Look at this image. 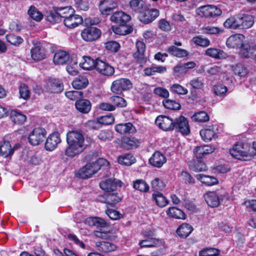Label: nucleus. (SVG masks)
<instances>
[{
  "instance_id": "18",
  "label": "nucleus",
  "mask_w": 256,
  "mask_h": 256,
  "mask_svg": "<svg viewBox=\"0 0 256 256\" xmlns=\"http://www.w3.org/2000/svg\"><path fill=\"white\" fill-rule=\"evenodd\" d=\"M140 144V140L134 136H124L122 139L120 147L128 150L137 148Z\"/></svg>"
},
{
  "instance_id": "38",
  "label": "nucleus",
  "mask_w": 256,
  "mask_h": 256,
  "mask_svg": "<svg viewBox=\"0 0 256 256\" xmlns=\"http://www.w3.org/2000/svg\"><path fill=\"white\" fill-rule=\"evenodd\" d=\"M104 202L112 207L114 206L115 204L121 200L120 197L118 196L117 193H115L114 192L106 194L104 195Z\"/></svg>"
},
{
  "instance_id": "36",
  "label": "nucleus",
  "mask_w": 256,
  "mask_h": 256,
  "mask_svg": "<svg viewBox=\"0 0 256 256\" xmlns=\"http://www.w3.org/2000/svg\"><path fill=\"white\" fill-rule=\"evenodd\" d=\"M232 69L236 75L240 78L246 76L249 72L247 66L242 63L237 64L232 66Z\"/></svg>"
},
{
  "instance_id": "22",
  "label": "nucleus",
  "mask_w": 256,
  "mask_h": 256,
  "mask_svg": "<svg viewBox=\"0 0 256 256\" xmlns=\"http://www.w3.org/2000/svg\"><path fill=\"white\" fill-rule=\"evenodd\" d=\"M64 22L66 27L73 28L82 24L83 22V19L79 15L70 14L66 19H64Z\"/></svg>"
},
{
  "instance_id": "10",
  "label": "nucleus",
  "mask_w": 256,
  "mask_h": 256,
  "mask_svg": "<svg viewBox=\"0 0 256 256\" xmlns=\"http://www.w3.org/2000/svg\"><path fill=\"white\" fill-rule=\"evenodd\" d=\"M122 182L114 178H110L101 181L100 184V188L107 192H114L117 187L122 186Z\"/></svg>"
},
{
  "instance_id": "53",
  "label": "nucleus",
  "mask_w": 256,
  "mask_h": 256,
  "mask_svg": "<svg viewBox=\"0 0 256 256\" xmlns=\"http://www.w3.org/2000/svg\"><path fill=\"white\" fill-rule=\"evenodd\" d=\"M134 188L140 192H146L149 190V186L145 181L138 180L134 182Z\"/></svg>"
},
{
  "instance_id": "31",
  "label": "nucleus",
  "mask_w": 256,
  "mask_h": 256,
  "mask_svg": "<svg viewBox=\"0 0 256 256\" xmlns=\"http://www.w3.org/2000/svg\"><path fill=\"white\" fill-rule=\"evenodd\" d=\"M207 204L211 207H216L220 204V200L216 194L214 192H209L204 195Z\"/></svg>"
},
{
  "instance_id": "62",
  "label": "nucleus",
  "mask_w": 256,
  "mask_h": 256,
  "mask_svg": "<svg viewBox=\"0 0 256 256\" xmlns=\"http://www.w3.org/2000/svg\"><path fill=\"white\" fill-rule=\"evenodd\" d=\"M66 96L72 100H76L83 97V94L80 91L72 90L66 92Z\"/></svg>"
},
{
  "instance_id": "25",
  "label": "nucleus",
  "mask_w": 256,
  "mask_h": 256,
  "mask_svg": "<svg viewBox=\"0 0 256 256\" xmlns=\"http://www.w3.org/2000/svg\"><path fill=\"white\" fill-rule=\"evenodd\" d=\"M71 57L68 53L64 50H59L54 55L53 61L56 64H63L68 63Z\"/></svg>"
},
{
  "instance_id": "39",
  "label": "nucleus",
  "mask_w": 256,
  "mask_h": 256,
  "mask_svg": "<svg viewBox=\"0 0 256 256\" xmlns=\"http://www.w3.org/2000/svg\"><path fill=\"white\" fill-rule=\"evenodd\" d=\"M83 62H80L79 66L85 70H91L93 68H96V60H94L89 56H84L82 58Z\"/></svg>"
},
{
  "instance_id": "24",
  "label": "nucleus",
  "mask_w": 256,
  "mask_h": 256,
  "mask_svg": "<svg viewBox=\"0 0 256 256\" xmlns=\"http://www.w3.org/2000/svg\"><path fill=\"white\" fill-rule=\"evenodd\" d=\"M31 56L35 61H39L46 58L44 49L42 48L40 43L34 44L30 50Z\"/></svg>"
},
{
  "instance_id": "54",
  "label": "nucleus",
  "mask_w": 256,
  "mask_h": 256,
  "mask_svg": "<svg viewBox=\"0 0 256 256\" xmlns=\"http://www.w3.org/2000/svg\"><path fill=\"white\" fill-rule=\"evenodd\" d=\"M110 100L115 107L124 108L127 104L126 100L122 97L119 96H111Z\"/></svg>"
},
{
  "instance_id": "29",
  "label": "nucleus",
  "mask_w": 256,
  "mask_h": 256,
  "mask_svg": "<svg viewBox=\"0 0 256 256\" xmlns=\"http://www.w3.org/2000/svg\"><path fill=\"white\" fill-rule=\"evenodd\" d=\"M14 150V146L12 147L10 142L4 141L0 146V155L4 158L11 157Z\"/></svg>"
},
{
  "instance_id": "30",
  "label": "nucleus",
  "mask_w": 256,
  "mask_h": 256,
  "mask_svg": "<svg viewBox=\"0 0 256 256\" xmlns=\"http://www.w3.org/2000/svg\"><path fill=\"white\" fill-rule=\"evenodd\" d=\"M195 176L198 180L207 186H212L218 183V180L214 176L198 174Z\"/></svg>"
},
{
  "instance_id": "51",
  "label": "nucleus",
  "mask_w": 256,
  "mask_h": 256,
  "mask_svg": "<svg viewBox=\"0 0 256 256\" xmlns=\"http://www.w3.org/2000/svg\"><path fill=\"white\" fill-rule=\"evenodd\" d=\"M219 250L215 248H204L199 252L200 256H218L220 254Z\"/></svg>"
},
{
  "instance_id": "16",
  "label": "nucleus",
  "mask_w": 256,
  "mask_h": 256,
  "mask_svg": "<svg viewBox=\"0 0 256 256\" xmlns=\"http://www.w3.org/2000/svg\"><path fill=\"white\" fill-rule=\"evenodd\" d=\"M131 19L130 15L122 11L114 12L110 16V20L122 26L126 24Z\"/></svg>"
},
{
  "instance_id": "44",
  "label": "nucleus",
  "mask_w": 256,
  "mask_h": 256,
  "mask_svg": "<svg viewBox=\"0 0 256 256\" xmlns=\"http://www.w3.org/2000/svg\"><path fill=\"white\" fill-rule=\"evenodd\" d=\"M189 167L191 170L196 172L204 171L207 169L206 164L199 160L191 161Z\"/></svg>"
},
{
  "instance_id": "11",
  "label": "nucleus",
  "mask_w": 256,
  "mask_h": 256,
  "mask_svg": "<svg viewBox=\"0 0 256 256\" xmlns=\"http://www.w3.org/2000/svg\"><path fill=\"white\" fill-rule=\"evenodd\" d=\"M96 70L100 74L106 76H112L115 72L113 66L100 60H96Z\"/></svg>"
},
{
  "instance_id": "55",
  "label": "nucleus",
  "mask_w": 256,
  "mask_h": 256,
  "mask_svg": "<svg viewBox=\"0 0 256 256\" xmlns=\"http://www.w3.org/2000/svg\"><path fill=\"white\" fill-rule=\"evenodd\" d=\"M56 8L59 16H60V20L61 18H64V19H66V18L70 14H72L73 12L72 10L68 6L57 7Z\"/></svg>"
},
{
  "instance_id": "5",
  "label": "nucleus",
  "mask_w": 256,
  "mask_h": 256,
  "mask_svg": "<svg viewBox=\"0 0 256 256\" xmlns=\"http://www.w3.org/2000/svg\"><path fill=\"white\" fill-rule=\"evenodd\" d=\"M46 134V132L44 128H35L29 134L28 142L32 146H38L44 141Z\"/></svg>"
},
{
  "instance_id": "6",
  "label": "nucleus",
  "mask_w": 256,
  "mask_h": 256,
  "mask_svg": "<svg viewBox=\"0 0 256 256\" xmlns=\"http://www.w3.org/2000/svg\"><path fill=\"white\" fill-rule=\"evenodd\" d=\"M196 12L202 17H214L220 16L222 11L216 6L208 5L198 8Z\"/></svg>"
},
{
  "instance_id": "59",
  "label": "nucleus",
  "mask_w": 256,
  "mask_h": 256,
  "mask_svg": "<svg viewBox=\"0 0 256 256\" xmlns=\"http://www.w3.org/2000/svg\"><path fill=\"white\" fill-rule=\"evenodd\" d=\"M165 108L170 110H180V104L175 100H164L162 102Z\"/></svg>"
},
{
  "instance_id": "14",
  "label": "nucleus",
  "mask_w": 256,
  "mask_h": 256,
  "mask_svg": "<svg viewBox=\"0 0 256 256\" xmlns=\"http://www.w3.org/2000/svg\"><path fill=\"white\" fill-rule=\"evenodd\" d=\"M240 48L239 56L244 58H248L252 56L256 50V44L243 42Z\"/></svg>"
},
{
  "instance_id": "41",
  "label": "nucleus",
  "mask_w": 256,
  "mask_h": 256,
  "mask_svg": "<svg viewBox=\"0 0 256 256\" xmlns=\"http://www.w3.org/2000/svg\"><path fill=\"white\" fill-rule=\"evenodd\" d=\"M28 14L30 18L36 22H40L43 18V14L34 6H30L28 10Z\"/></svg>"
},
{
  "instance_id": "15",
  "label": "nucleus",
  "mask_w": 256,
  "mask_h": 256,
  "mask_svg": "<svg viewBox=\"0 0 256 256\" xmlns=\"http://www.w3.org/2000/svg\"><path fill=\"white\" fill-rule=\"evenodd\" d=\"M61 142L60 134L58 132L50 134L46 139L45 143V148L48 151L54 150L58 144Z\"/></svg>"
},
{
  "instance_id": "12",
  "label": "nucleus",
  "mask_w": 256,
  "mask_h": 256,
  "mask_svg": "<svg viewBox=\"0 0 256 256\" xmlns=\"http://www.w3.org/2000/svg\"><path fill=\"white\" fill-rule=\"evenodd\" d=\"M158 16V10L154 8L148 9L147 6L146 10L140 13L139 18L142 22L146 24L152 22Z\"/></svg>"
},
{
  "instance_id": "63",
  "label": "nucleus",
  "mask_w": 256,
  "mask_h": 256,
  "mask_svg": "<svg viewBox=\"0 0 256 256\" xmlns=\"http://www.w3.org/2000/svg\"><path fill=\"white\" fill-rule=\"evenodd\" d=\"M105 48L108 50L116 52L120 48V44L116 41H109L104 44Z\"/></svg>"
},
{
  "instance_id": "1",
  "label": "nucleus",
  "mask_w": 256,
  "mask_h": 256,
  "mask_svg": "<svg viewBox=\"0 0 256 256\" xmlns=\"http://www.w3.org/2000/svg\"><path fill=\"white\" fill-rule=\"evenodd\" d=\"M68 146L65 150L66 156L74 158L82 153L87 147L83 134L77 130L68 131L66 134Z\"/></svg>"
},
{
  "instance_id": "34",
  "label": "nucleus",
  "mask_w": 256,
  "mask_h": 256,
  "mask_svg": "<svg viewBox=\"0 0 256 256\" xmlns=\"http://www.w3.org/2000/svg\"><path fill=\"white\" fill-rule=\"evenodd\" d=\"M75 106L78 110L84 114L88 112L91 109V103L86 100L82 99L77 100Z\"/></svg>"
},
{
  "instance_id": "21",
  "label": "nucleus",
  "mask_w": 256,
  "mask_h": 256,
  "mask_svg": "<svg viewBox=\"0 0 256 256\" xmlns=\"http://www.w3.org/2000/svg\"><path fill=\"white\" fill-rule=\"evenodd\" d=\"M136 52L134 54V58L138 62L142 63L146 62L144 52L146 50L145 44L140 40L136 42Z\"/></svg>"
},
{
  "instance_id": "33",
  "label": "nucleus",
  "mask_w": 256,
  "mask_h": 256,
  "mask_svg": "<svg viewBox=\"0 0 256 256\" xmlns=\"http://www.w3.org/2000/svg\"><path fill=\"white\" fill-rule=\"evenodd\" d=\"M12 121L15 124H22L26 120V115L17 110H12L10 113Z\"/></svg>"
},
{
  "instance_id": "46",
  "label": "nucleus",
  "mask_w": 256,
  "mask_h": 256,
  "mask_svg": "<svg viewBox=\"0 0 256 256\" xmlns=\"http://www.w3.org/2000/svg\"><path fill=\"white\" fill-rule=\"evenodd\" d=\"M85 223L90 226L103 228L106 225V221L98 217L88 218L85 220Z\"/></svg>"
},
{
  "instance_id": "45",
  "label": "nucleus",
  "mask_w": 256,
  "mask_h": 256,
  "mask_svg": "<svg viewBox=\"0 0 256 256\" xmlns=\"http://www.w3.org/2000/svg\"><path fill=\"white\" fill-rule=\"evenodd\" d=\"M78 60L74 57H71L66 66L68 72L72 76H76L78 72Z\"/></svg>"
},
{
  "instance_id": "4",
  "label": "nucleus",
  "mask_w": 256,
  "mask_h": 256,
  "mask_svg": "<svg viewBox=\"0 0 256 256\" xmlns=\"http://www.w3.org/2000/svg\"><path fill=\"white\" fill-rule=\"evenodd\" d=\"M132 83L128 78H121L114 80L111 86V90L116 94H120L123 91L130 90Z\"/></svg>"
},
{
  "instance_id": "58",
  "label": "nucleus",
  "mask_w": 256,
  "mask_h": 256,
  "mask_svg": "<svg viewBox=\"0 0 256 256\" xmlns=\"http://www.w3.org/2000/svg\"><path fill=\"white\" fill-rule=\"evenodd\" d=\"M98 118L100 126L102 125L111 124L114 121V116L112 114L101 116Z\"/></svg>"
},
{
  "instance_id": "40",
  "label": "nucleus",
  "mask_w": 256,
  "mask_h": 256,
  "mask_svg": "<svg viewBox=\"0 0 256 256\" xmlns=\"http://www.w3.org/2000/svg\"><path fill=\"white\" fill-rule=\"evenodd\" d=\"M193 230L192 227L188 224H182L177 229L176 232L178 235L183 238H186Z\"/></svg>"
},
{
  "instance_id": "19",
  "label": "nucleus",
  "mask_w": 256,
  "mask_h": 256,
  "mask_svg": "<svg viewBox=\"0 0 256 256\" xmlns=\"http://www.w3.org/2000/svg\"><path fill=\"white\" fill-rule=\"evenodd\" d=\"M214 148L210 145H203L196 146L193 150L194 154L198 159H200L205 156L212 154L214 151Z\"/></svg>"
},
{
  "instance_id": "26",
  "label": "nucleus",
  "mask_w": 256,
  "mask_h": 256,
  "mask_svg": "<svg viewBox=\"0 0 256 256\" xmlns=\"http://www.w3.org/2000/svg\"><path fill=\"white\" fill-rule=\"evenodd\" d=\"M116 131L120 134L134 133L136 131L134 126L131 122L119 124L115 126Z\"/></svg>"
},
{
  "instance_id": "42",
  "label": "nucleus",
  "mask_w": 256,
  "mask_h": 256,
  "mask_svg": "<svg viewBox=\"0 0 256 256\" xmlns=\"http://www.w3.org/2000/svg\"><path fill=\"white\" fill-rule=\"evenodd\" d=\"M88 84V78L83 76H80L72 82L73 87L76 89H82L86 88Z\"/></svg>"
},
{
  "instance_id": "32",
  "label": "nucleus",
  "mask_w": 256,
  "mask_h": 256,
  "mask_svg": "<svg viewBox=\"0 0 256 256\" xmlns=\"http://www.w3.org/2000/svg\"><path fill=\"white\" fill-rule=\"evenodd\" d=\"M97 249L104 252H109L114 250L116 247L114 244L105 241H100L96 242Z\"/></svg>"
},
{
  "instance_id": "56",
  "label": "nucleus",
  "mask_w": 256,
  "mask_h": 256,
  "mask_svg": "<svg viewBox=\"0 0 256 256\" xmlns=\"http://www.w3.org/2000/svg\"><path fill=\"white\" fill-rule=\"evenodd\" d=\"M6 38L8 42L14 46H18L23 42L21 37L14 34H7Z\"/></svg>"
},
{
  "instance_id": "49",
  "label": "nucleus",
  "mask_w": 256,
  "mask_h": 256,
  "mask_svg": "<svg viewBox=\"0 0 256 256\" xmlns=\"http://www.w3.org/2000/svg\"><path fill=\"white\" fill-rule=\"evenodd\" d=\"M134 158L130 154L120 156L118 158V162L126 166H130L134 162Z\"/></svg>"
},
{
  "instance_id": "8",
  "label": "nucleus",
  "mask_w": 256,
  "mask_h": 256,
  "mask_svg": "<svg viewBox=\"0 0 256 256\" xmlns=\"http://www.w3.org/2000/svg\"><path fill=\"white\" fill-rule=\"evenodd\" d=\"M155 123L164 131H170L174 129V120L168 116H159L156 119Z\"/></svg>"
},
{
  "instance_id": "13",
  "label": "nucleus",
  "mask_w": 256,
  "mask_h": 256,
  "mask_svg": "<svg viewBox=\"0 0 256 256\" xmlns=\"http://www.w3.org/2000/svg\"><path fill=\"white\" fill-rule=\"evenodd\" d=\"M216 128L214 126H208L201 130L200 134L202 140L205 142H208L218 138Z\"/></svg>"
},
{
  "instance_id": "9",
  "label": "nucleus",
  "mask_w": 256,
  "mask_h": 256,
  "mask_svg": "<svg viewBox=\"0 0 256 256\" xmlns=\"http://www.w3.org/2000/svg\"><path fill=\"white\" fill-rule=\"evenodd\" d=\"M174 128L182 134L188 135L190 132L188 122L184 116H180L174 120Z\"/></svg>"
},
{
  "instance_id": "48",
  "label": "nucleus",
  "mask_w": 256,
  "mask_h": 256,
  "mask_svg": "<svg viewBox=\"0 0 256 256\" xmlns=\"http://www.w3.org/2000/svg\"><path fill=\"white\" fill-rule=\"evenodd\" d=\"M223 51L216 48H208L205 50L204 54L216 59H220L222 57Z\"/></svg>"
},
{
  "instance_id": "57",
  "label": "nucleus",
  "mask_w": 256,
  "mask_h": 256,
  "mask_svg": "<svg viewBox=\"0 0 256 256\" xmlns=\"http://www.w3.org/2000/svg\"><path fill=\"white\" fill-rule=\"evenodd\" d=\"M192 41L197 45L201 46L206 47L210 44V40L206 38L203 37L202 36H198L193 38Z\"/></svg>"
},
{
  "instance_id": "2",
  "label": "nucleus",
  "mask_w": 256,
  "mask_h": 256,
  "mask_svg": "<svg viewBox=\"0 0 256 256\" xmlns=\"http://www.w3.org/2000/svg\"><path fill=\"white\" fill-rule=\"evenodd\" d=\"M109 162L104 158H98L96 162L86 164L78 172V176L82 179L90 178L102 166H108Z\"/></svg>"
},
{
  "instance_id": "35",
  "label": "nucleus",
  "mask_w": 256,
  "mask_h": 256,
  "mask_svg": "<svg viewBox=\"0 0 256 256\" xmlns=\"http://www.w3.org/2000/svg\"><path fill=\"white\" fill-rule=\"evenodd\" d=\"M166 51L172 56L182 58L186 56L188 54L187 50L178 48L175 46H171L167 48Z\"/></svg>"
},
{
  "instance_id": "20",
  "label": "nucleus",
  "mask_w": 256,
  "mask_h": 256,
  "mask_svg": "<svg viewBox=\"0 0 256 256\" xmlns=\"http://www.w3.org/2000/svg\"><path fill=\"white\" fill-rule=\"evenodd\" d=\"M118 7L116 2L109 0H102L99 4V10L102 14H110L112 10Z\"/></svg>"
},
{
  "instance_id": "27",
  "label": "nucleus",
  "mask_w": 256,
  "mask_h": 256,
  "mask_svg": "<svg viewBox=\"0 0 256 256\" xmlns=\"http://www.w3.org/2000/svg\"><path fill=\"white\" fill-rule=\"evenodd\" d=\"M46 88L50 92L58 93L63 90V85L56 79H50L46 83Z\"/></svg>"
},
{
  "instance_id": "47",
  "label": "nucleus",
  "mask_w": 256,
  "mask_h": 256,
  "mask_svg": "<svg viewBox=\"0 0 256 256\" xmlns=\"http://www.w3.org/2000/svg\"><path fill=\"white\" fill-rule=\"evenodd\" d=\"M152 198L160 207H164L168 204L167 199L160 192L153 194Z\"/></svg>"
},
{
  "instance_id": "64",
  "label": "nucleus",
  "mask_w": 256,
  "mask_h": 256,
  "mask_svg": "<svg viewBox=\"0 0 256 256\" xmlns=\"http://www.w3.org/2000/svg\"><path fill=\"white\" fill-rule=\"evenodd\" d=\"M225 27L236 29L238 28V18L236 19L234 17H230L225 21Z\"/></svg>"
},
{
  "instance_id": "3",
  "label": "nucleus",
  "mask_w": 256,
  "mask_h": 256,
  "mask_svg": "<svg viewBox=\"0 0 256 256\" xmlns=\"http://www.w3.org/2000/svg\"><path fill=\"white\" fill-rule=\"evenodd\" d=\"M250 146L248 144L237 142L230 150L231 156L237 159L248 160L250 159Z\"/></svg>"
},
{
  "instance_id": "50",
  "label": "nucleus",
  "mask_w": 256,
  "mask_h": 256,
  "mask_svg": "<svg viewBox=\"0 0 256 256\" xmlns=\"http://www.w3.org/2000/svg\"><path fill=\"white\" fill-rule=\"evenodd\" d=\"M192 120L197 122H204L209 120L208 114L204 111H200L195 113L192 117Z\"/></svg>"
},
{
  "instance_id": "23",
  "label": "nucleus",
  "mask_w": 256,
  "mask_h": 256,
  "mask_svg": "<svg viewBox=\"0 0 256 256\" xmlns=\"http://www.w3.org/2000/svg\"><path fill=\"white\" fill-rule=\"evenodd\" d=\"M166 161L165 156L159 152H154L149 159L150 164L158 168H161Z\"/></svg>"
},
{
  "instance_id": "28",
  "label": "nucleus",
  "mask_w": 256,
  "mask_h": 256,
  "mask_svg": "<svg viewBox=\"0 0 256 256\" xmlns=\"http://www.w3.org/2000/svg\"><path fill=\"white\" fill-rule=\"evenodd\" d=\"M254 23V17L252 15L244 14L238 18V28L248 29L252 26Z\"/></svg>"
},
{
  "instance_id": "17",
  "label": "nucleus",
  "mask_w": 256,
  "mask_h": 256,
  "mask_svg": "<svg viewBox=\"0 0 256 256\" xmlns=\"http://www.w3.org/2000/svg\"><path fill=\"white\" fill-rule=\"evenodd\" d=\"M245 36L242 34H234L230 36L226 40V44L228 47L237 48L242 44Z\"/></svg>"
},
{
  "instance_id": "61",
  "label": "nucleus",
  "mask_w": 256,
  "mask_h": 256,
  "mask_svg": "<svg viewBox=\"0 0 256 256\" xmlns=\"http://www.w3.org/2000/svg\"><path fill=\"white\" fill-rule=\"evenodd\" d=\"M160 244L158 239H150V240H142L139 242L140 248H150L156 246Z\"/></svg>"
},
{
  "instance_id": "52",
  "label": "nucleus",
  "mask_w": 256,
  "mask_h": 256,
  "mask_svg": "<svg viewBox=\"0 0 256 256\" xmlns=\"http://www.w3.org/2000/svg\"><path fill=\"white\" fill-rule=\"evenodd\" d=\"M152 188L156 192L162 190L166 186L164 182L159 178H156L151 182Z\"/></svg>"
},
{
  "instance_id": "43",
  "label": "nucleus",
  "mask_w": 256,
  "mask_h": 256,
  "mask_svg": "<svg viewBox=\"0 0 256 256\" xmlns=\"http://www.w3.org/2000/svg\"><path fill=\"white\" fill-rule=\"evenodd\" d=\"M166 212L168 216L174 218L184 220L186 218L184 212L175 207L170 208Z\"/></svg>"
},
{
  "instance_id": "60",
  "label": "nucleus",
  "mask_w": 256,
  "mask_h": 256,
  "mask_svg": "<svg viewBox=\"0 0 256 256\" xmlns=\"http://www.w3.org/2000/svg\"><path fill=\"white\" fill-rule=\"evenodd\" d=\"M170 90L172 92L178 94H186L188 92V90L181 85L174 84L170 86Z\"/></svg>"
},
{
  "instance_id": "37",
  "label": "nucleus",
  "mask_w": 256,
  "mask_h": 256,
  "mask_svg": "<svg viewBox=\"0 0 256 256\" xmlns=\"http://www.w3.org/2000/svg\"><path fill=\"white\" fill-rule=\"evenodd\" d=\"M130 5L132 10L140 14L146 10L147 7L142 0H132L130 2Z\"/></svg>"
},
{
  "instance_id": "7",
  "label": "nucleus",
  "mask_w": 256,
  "mask_h": 256,
  "mask_svg": "<svg viewBox=\"0 0 256 256\" xmlns=\"http://www.w3.org/2000/svg\"><path fill=\"white\" fill-rule=\"evenodd\" d=\"M101 35L100 30L95 27H88L84 29L81 32L82 38L88 42L98 40Z\"/></svg>"
}]
</instances>
